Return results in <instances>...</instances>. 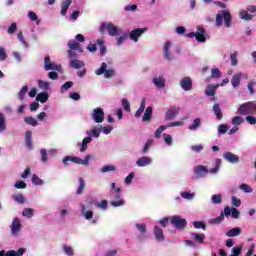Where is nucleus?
<instances>
[{"label": "nucleus", "instance_id": "nucleus-40", "mask_svg": "<svg viewBox=\"0 0 256 256\" xmlns=\"http://www.w3.org/2000/svg\"><path fill=\"white\" fill-rule=\"evenodd\" d=\"M128 37H129V34L121 33L118 37H116V45H118V47H121V45L125 43Z\"/></svg>", "mask_w": 256, "mask_h": 256}, {"label": "nucleus", "instance_id": "nucleus-63", "mask_svg": "<svg viewBox=\"0 0 256 256\" xmlns=\"http://www.w3.org/2000/svg\"><path fill=\"white\" fill-rule=\"evenodd\" d=\"M239 189H241V191H243L244 193H253V188H251V186L247 184H241L239 186Z\"/></svg>", "mask_w": 256, "mask_h": 256}, {"label": "nucleus", "instance_id": "nucleus-18", "mask_svg": "<svg viewBox=\"0 0 256 256\" xmlns=\"http://www.w3.org/2000/svg\"><path fill=\"white\" fill-rule=\"evenodd\" d=\"M179 111H180V108L177 107V106H171L166 114H165V119L166 121H171L173 119H175V117H177V115H179Z\"/></svg>", "mask_w": 256, "mask_h": 256}, {"label": "nucleus", "instance_id": "nucleus-3", "mask_svg": "<svg viewBox=\"0 0 256 256\" xmlns=\"http://www.w3.org/2000/svg\"><path fill=\"white\" fill-rule=\"evenodd\" d=\"M223 19L225 27H231L233 16H231L229 10H222L216 14V27H221L223 25Z\"/></svg>", "mask_w": 256, "mask_h": 256}, {"label": "nucleus", "instance_id": "nucleus-53", "mask_svg": "<svg viewBox=\"0 0 256 256\" xmlns=\"http://www.w3.org/2000/svg\"><path fill=\"white\" fill-rule=\"evenodd\" d=\"M24 122L27 123V125H31L32 127H37V125H39V122H37V119L33 117H25Z\"/></svg>", "mask_w": 256, "mask_h": 256}, {"label": "nucleus", "instance_id": "nucleus-5", "mask_svg": "<svg viewBox=\"0 0 256 256\" xmlns=\"http://www.w3.org/2000/svg\"><path fill=\"white\" fill-rule=\"evenodd\" d=\"M95 75H104L105 79H111V77H115V69H107V63L103 62L101 66L96 69Z\"/></svg>", "mask_w": 256, "mask_h": 256}, {"label": "nucleus", "instance_id": "nucleus-14", "mask_svg": "<svg viewBox=\"0 0 256 256\" xmlns=\"http://www.w3.org/2000/svg\"><path fill=\"white\" fill-rule=\"evenodd\" d=\"M241 215V212L237 208H231L229 206H226L224 208V217H232V219H239V216Z\"/></svg>", "mask_w": 256, "mask_h": 256}, {"label": "nucleus", "instance_id": "nucleus-60", "mask_svg": "<svg viewBox=\"0 0 256 256\" xmlns=\"http://www.w3.org/2000/svg\"><path fill=\"white\" fill-rule=\"evenodd\" d=\"M229 131V127L226 124H220L218 126V135H225Z\"/></svg>", "mask_w": 256, "mask_h": 256}, {"label": "nucleus", "instance_id": "nucleus-37", "mask_svg": "<svg viewBox=\"0 0 256 256\" xmlns=\"http://www.w3.org/2000/svg\"><path fill=\"white\" fill-rule=\"evenodd\" d=\"M32 137H33V133L31 131H27L26 132V136H25V139H26V147L28 149H33V140H32Z\"/></svg>", "mask_w": 256, "mask_h": 256}, {"label": "nucleus", "instance_id": "nucleus-25", "mask_svg": "<svg viewBox=\"0 0 256 256\" xmlns=\"http://www.w3.org/2000/svg\"><path fill=\"white\" fill-rule=\"evenodd\" d=\"M153 233L156 241L159 243H163V241H165V235L163 234V229H161V227H154Z\"/></svg>", "mask_w": 256, "mask_h": 256}, {"label": "nucleus", "instance_id": "nucleus-54", "mask_svg": "<svg viewBox=\"0 0 256 256\" xmlns=\"http://www.w3.org/2000/svg\"><path fill=\"white\" fill-rule=\"evenodd\" d=\"M191 237L197 241V243H203V241H205V234L191 233Z\"/></svg>", "mask_w": 256, "mask_h": 256}, {"label": "nucleus", "instance_id": "nucleus-33", "mask_svg": "<svg viewBox=\"0 0 256 256\" xmlns=\"http://www.w3.org/2000/svg\"><path fill=\"white\" fill-rule=\"evenodd\" d=\"M213 112L216 115L218 121H221V119H223V112L221 111V106H219L218 103H215L213 105Z\"/></svg>", "mask_w": 256, "mask_h": 256}, {"label": "nucleus", "instance_id": "nucleus-16", "mask_svg": "<svg viewBox=\"0 0 256 256\" xmlns=\"http://www.w3.org/2000/svg\"><path fill=\"white\" fill-rule=\"evenodd\" d=\"M223 159H225V161L228 163H232L233 165H237V163L240 161L239 156L237 154H233L230 151L223 153Z\"/></svg>", "mask_w": 256, "mask_h": 256}, {"label": "nucleus", "instance_id": "nucleus-10", "mask_svg": "<svg viewBox=\"0 0 256 256\" xmlns=\"http://www.w3.org/2000/svg\"><path fill=\"white\" fill-rule=\"evenodd\" d=\"M21 229H23V224H21V219L14 218L12 220V224L10 225V231L12 237H17L19 233H21Z\"/></svg>", "mask_w": 256, "mask_h": 256}, {"label": "nucleus", "instance_id": "nucleus-11", "mask_svg": "<svg viewBox=\"0 0 256 256\" xmlns=\"http://www.w3.org/2000/svg\"><path fill=\"white\" fill-rule=\"evenodd\" d=\"M91 119L94 123H103L105 121V111H103V108H95L91 113Z\"/></svg>", "mask_w": 256, "mask_h": 256}, {"label": "nucleus", "instance_id": "nucleus-52", "mask_svg": "<svg viewBox=\"0 0 256 256\" xmlns=\"http://www.w3.org/2000/svg\"><path fill=\"white\" fill-rule=\"evenodd\" d=\"M78 181H79V186H78L76 193H77V195H81V193H83V191L85 189V180L83 179V177H79Z\"/></svg>", "mask_w": 256, "mask_h": 256}, {"label": "nucleus", "instance_id": "nucleus-36", "mask_svg": "<svg viewBox=\"0 0 256 256\" xmlns=\"http://www.w3.org/2000/svg\"><path fill=\"white\" fill-rule=\"evenodd\" d=\"M239 235H241V228L239 227L232 228L226 232L227 237H239Z\"/></svg>", "mask_w": 256, "mask_h": 256}, {"label": "nucleus", "instance_id": "nucleus-31", "mask_svg": "<svg viewBox=\"0 0 256 256\" xmlns=\"http://www.w3.org/2000/svg\"><path fill=\"white\" fill-rule=\"evenodd\" d=\"M73 3V0H64L61 3V15H67V10Z\"/></svg>", "mask_w": 256, "mask_h": 256}, {"label": "nucleus", "instance_id": "nucleus-20", "mask_svg": "<svg viewBox=\"0 0 256 256\" xmlns=\"http://www.w3.org/2000/svg\"><path fill=\"white\" fill-rule=\"evenodd\" d=\"M243 77L247 78V75L243 74V72H238L232 76L231 84L234 89H237V87L241 85V79H243Z\"/></svg>", "mask_w": 256, "mask_h": 256}, {"label": "nucleus", "instance_id": "nucleus-19", "mask_svg": "<svg viewBox=\"0 0 256 256\" xmlns=\"http://www.w3.org/2000/svg\"><path fill=\"white\" fill-rule=\"evenodd\" d=\"M180 87L183 91H191L193 89V80L191 77H184L180 80Z\"/></svg>", "mask_w": 256, "mask_h": 256}, {"label": "nucleus", "instance_id": "nucleus-62", "mask_svg": "<svg viewBox=\"0 0 256 256\" xmlns=\"http://www.w3.org/2000/svg\"><path fill=\"white\" fill-rule=\"evenodd\" d=\"M164 142L168 147H171L173 145V137L170 134H163Z\"/></svg>", "mask_w": 256, "mask_h": 256}, {"label": "nucleus", "instance_id": "nucleus-12", "mask_svg": "<svg viewBox=\"0 0 256 256\" xmlns=\"http://www.w3.org/2000/svg\"><path fill=\"white\" fill-rule=\"evenodd\" d=\"M170 223L176 229H185L187 227V220H185L181 216H177V215L171 217Z\"/></svg>", "mask_w": 256, "mask_h": 256}, {"label": "nucleus", "instance_id": "nucleus-49", "mask_svg": "<svg viewBox=\"0 0 256 256\" xmlns=\"http://www.w3.org/2000/svg\"><path fill=\"white\" fill-rule=\"evenodd\" d=\"M38 87L43 91H49L51 84L44 80H38Z\"/></svg>", "mask_w": 256, "mask_h": 256}, {"label": "nucleus", "instance_id": "nucleus-22", "mask_svg": "<svg viewBox=\"0 0 256 256\" xmlns=\"http://www.w3.org/2000/svg\"><path fill=\"white\" fill-rule=\"evenodd\" d=\"M86 134L88 135L87 137H90V139H99L101 137V125H97L93 127L91 130L87 131Z\"/></svg>", "mask_w": 256, "mask_h": 256}, {"label": "nucleus", "instance_id": "nucleus-59", "mask_svg": "<svg viewBox=\"0 0 256 256\" xmlns=\"http://www.w3.org/2000/svg\"><path fill=\"white\" fill-rule=\"evenodd\" d=\"M221 77V70L219 68H212L211 69V78L212 79H220Z\"/></svg>", "mask_w": 256, "mask_h": 256}, {"label": "nucleus", "instance_id": "nucleus-30", "mask_svg": "<svg viewBox=\"0 0 256 256\" xmlns=\"http://www.w3.org/2000/svg\"><path fill=\"white\" fill-rule=\"evenodd\" d=\"M151 117H153V108L149 106L146 108L144 115L142 117L143 123H147V121H151Z\"/></svg>", "mask_w": 256, "mask_h": 256}, {"label": "nucleus", "instance_id": "nucleus-34", "mask_svg": "<svg viewBox=\"0 0 256 256\" xmlns=\"http://www.w3.org/2000/svg\"><path fill=\"white\" fill-rule=\"evenodd\" d=\"M4 131H7V119L5 114L0 112V133H4Z\"/></svg>", "mask_w": 256, "mask_h": 256}, {"label": "nucleus", "instance_id": "nucleus-9", "mask_svg": "<svg viewBox=\"0 0 256 256\" xmlns=\"http://www.w3.org/2000/svg\"><path fill=\"white\" fill-rule=\"evenodd\" d=\"M80 207H81V213L84 216V219H86V221H90L91 225H97L99 218L98 217L93 218V211L87 210V207L84 204H81Z\"/></svg>", "mask_w": 256, "mask_h": 256}, {"label": "nucleus", "instance_id": "nucleus-13", "mask_svg": "<svg viewBox=\"0 0 256 256\" xmlns=\"http://www.w3.org/2000/svg\"><path fill=\"white\" fill-rule=\"evenodd\" d=\"M143 33H147V28H137L130 32L129 38L131 41H134V43H137L139 41V37L143 35Z\"/></svg>", "mask_w": 256, "mask_h": 256}, {"label": "nucleus", "instance_id": "nucleus-44", "mask_svg": "<svg viewBox=\"0 0 256 256\" xmlns=\"http://www.w3.org/2000/svg\"><path fill=\"white\" fill-rule=\"evenodd\" d=\"M224 219H225V212L222 213L220 216L211 219L209 223L210 225H220V223H223Z\"/></svg>", "mask_w": 256, "mask_h": 256}, {"label": "nucleus", "instance_id": "nucleus-35", "mask_svg": "<svg viewBox=\"0 0 256 256\" xmlns=\"http://www.w3.org/2000/svg\"><path fill=\"white\" fill-rule=\"evenodd\" d=\"M24 253L25 248H20L17 251L9 250L8 252H5L4 256H23Z\"/></svg>", "mask_w": 256, "mask_h": 256}, {"label": "nucleus", "instance_id": "nucleus-42", "mask_svg": "<svg viewBox=\"0 0 256 256\" xmlns=\"http://www.w3.org/2000/svg\"><path fill=\"white\" fill-rule=\"evenodd\" d=\"M62 250H63V253H65V255L67 256H75V250H73V247L67 244H63Z\"/></svg>", "mask_w": 256, "mask_h": 256}, {"label": "nucleus", "instance_id": "nucleus-39", "mask_svg": "<svg viewBox=\"0 0 256 256\" xmlns=\"http://www.w3.org/2000/svg\"><path fill=\"white\" fill-rule=\"evenodd\" d=\"M48 100L49 94L47 92H41L36 96V101H40V103H47Z\"/></svg>", "mask_w": 256, "mask_h": 256}, {"label": "nucleus", "instance_id": "nucleus-26", "mask_svg": "<svg viewBox=\"0 0 256 256\" xmlns=\"http://www.w3.org/2000/svg\"><path fill=\"white\" fill-rule=\"evenodd\" d=\"M93 139L91 137H85L81 142H78L77 146L80 148V153H85L88 149V143H91Z\"/></svg>", "mask_w": 256, "mask_h": 256}, {"label": "nucleus", "instance_id": "nucleus-1", "mask_svg": "<svg viewBox=\"0 0 256 256\" xmlns=\"http://www.w3.org/2000/svg\"><path fill=\"white\" fill-rule=\"evenodd\" d=\"M221 159L216 158L214 161V167L209 170L207 166L198 165L194 167V175L195 179H201L207 175V173H211L212 175H217L219 173V169H221Z\"/></svg>", "mask_w": 256, "mask_h": 256}, {"label": "nucleus", "instance_id": "nucleus-15", "mask_svg": "<svg viewBox=\"0 0 256 256\" xmlns=\"http://www.w3.org/2000/svg\"><path fill=\"white\" fill-rule=\"evenodd\" d=\"M171 47H173L171 41H167L163 47L164 59L167 61H173V59H175V57L171 54Z\"/></svg>", "mask_w": 256, "mask_h": 256}, {"label": "nucleus", "instance_id": "nucleus-47", "mask_svg": "<svg viewBox=\"0 0 256 256\" xmlns=\"http://www.w3.org/2000/svg\"><path fill=\"white\" fill-rule=\"evenodd\" d=\"M35 215V210H33V208H25L22 211V216L26 217L27 219H31V217H33Z\"/></svg>", "mask_w": 256, "mask_h": 256}, {"label": "nucleus", "instance_id": "nucleus-61", "mask_svg": "<svg viewBox=\"0 0 256 256\" xmlns=\"http://www.w3.org/2000/svg\"><path fill=\"white\" fill-rule=\"evenodd\" d=\"M41 159L40 161L42 163H47L49 161V158L47 157V149L43 148L40 150Z\"/></svg>", "mask_w": 256, "mask_h": 256}, {"label": "nucleus", "instance_id": "nucleus-45", "mask_svg": "<svg viewBox=\"0 0 256 256\" xmlns=\"http://www.w3.org/2000/svg\"><path fill=\"white\" fill-rule=\"evenodd\" d=\"M97 45L100 47V53L102 55H105V53H107V47H105V40H103V38H99L96 41Z\"/></svg>", "mask_w": 256, "mask_h": 256}, {"label": "nucleus", "instance_id": "nucleus-24", "mask_svg": "<svg viewBox=\"0 0 256 256\" xmlns=\"http://www.w3.org/2000/svg\"><path fill=\"white\" fill-rule=\"evenodd\" d=\"M205 28L198 26L197 27V31H196V40L198 41V43H205V41H207V38L205 37Z\"/></svg>", "mask_w": 256, "mask_h": 256}, {"label": "nucleus", "instance_id": "nucleus-23", "mask_svg": "<svg viewBox=\"0 0 256 256\" xmlns=\"http://www.w3.org/2000/svg\"><path fill=\"white\" fill-rule=\"evenodd\" d=\"M152 83L157 89H165V77L163 75L153 77Z\"/></svg>", "mask_w": 256, "mask_h": 256}, {"label": "nucleus", "instance_id": "nucleus-6", "mask_svg": "<svg viewBox=\"0 0 256 256\" xmlns=\"http://www.w3.org/2000/svg\"><path fill=\"white\" fill-rule=\"evenodd\" d=\"M109 198L113 200L110 202L112 207H123L125 205V200L121 198V190L109 192Z\"/></svg>", "mask_w": 256, "mask_h": 256}, {"label": "nucleus", "instance_id": "nucleus-38", "mask_svg": "<svg viewBox=\"0 0 256 256\" xmlns=\"http://www.w3.org/2000/svg\"><path fill=\"white\" fill-rule=\"evenodd\" d=\"M27 93H29V86L25 85L18 92V99L20 101H25V95H27Z\"/></svg>", "mask_w": 256, "mask_h": 256}, {"label": "nucleus", "instance_id": "nucleus-32", "mask_svg": "<svg viewBox=\"0 0 256 256\" xmlns=\"http://www.w3.org/2000/svg\"><path fill=\"white\" fill-rule=\"evenodd\" d=\"M145 103H147V98H142L140 107L135 113V117L137 119H139V117H141V115H143V113L145 112Z\"/></svg>", "mask_w": 256, "mask_h": 256}, {"label": "nucleus", "instance_id": "nucleus-64", "mask_svg": "<svg viewBox=\"0 0 256 256\" xmlns=\"http://www.w3.org/2000/svg\"><path fill=\"white\" fill-rule=\"evenodd\" d=\"M243 123V118L241 116H235L232 118V125L236 126L241 125Z\"/></svg>", "mask_w": 256, "mask_h": 256}, {"label": "nucleus", "instance_id": "nucleus-29", "mask_svg": "<svg viewBox=\"0 0 256 256\" xmlns=\"http://www.w3.org/2000/svg\"><path fill=\"white\" fill-rule=\"evenodd\" d=\"M219 87V84L211 85L209 84L205 89V95L207 97H215V91H217V88Z\"/></svg>", "mask_w": 256, "mask_h": 256}, {"label": "nucleus", "instance_id": "nucleus-58", "mask_svg": "<svg viewBox=\"0 0 256 256\" xmlns=\"http://www.w3.org/2000/svg\"><path fill=\"white\" fill-rule=\"evenodd\" d=\"M32 183L33 185H44L45 181H43V179L39 178V176H37V174H33L32 176Z\"/></svg>", "mask_w": 256, "mask_h": 256}, {"label": "nucleus", "instance_id": "nucleus-57", "mask_svg": "<svg viewBox=\"0 0 256 256\" xmlns=\"http://www.w3.org/2000/svg\"><path fill=\"white\" fill-rule=\"evenodd\" d=\"M71 87H73V82L72 81H68V82L64 83L61 86L60 92L61 93H66V91H69V89H71Z\"/></svg>", "mask_w": 256, "mask_h": 256}, {"label": "nucleus", "instance_id": "nucleus-50", "mask_svg": "<svg viewBox=\"0 0 256 256\" xmlns=\"http://www.w3.org/2000/svg\"><path fill=\"white\" fill-rule=\"evenodd\" d=\"M201 127V119L196 118L194 119L193 123L188 127L190 131H196V129H199Z\"/></svg>", "mask_w": 256, "mask_h": 256}, {"label": "nucleus", "instance_id": "nucleus-55", "mask_svg": "<svg viewBox=\"0 0 256 256\" xmlns=\"http://www.w3.org/2000/svg\"><path fill=\"white\" fill-rule=\"evenodd\" d=\"M211 202L214 205H219L223 202V197L221 196V194H215V195L212 196Z\"/></svg>", "mask_w": 256, "mask_h": 256}, {"label": "nucleus", "instance_id": "nucleus-56", "mask_svg": "<svg viewBox=\"0 0 256 256\" xmlns=\"http://www.w3.org/2000/svg\"><path fill=\"white\" fill-rule=\"evenodd\" d=\"M28 18L30 21H36V25H39V23H41V21L39 20V16H37V13L33 11L28 12Z\"/></svg>", "mask_w": 256, "mask_h": 256}, {"label": "nucleus", "instance_id": "nucleus-46", "mask_svg": "<svg viewBox=\"0 0 256 256\" xmlns=\"http://www.w3.org/2000/svg\"><path fill=\"white\" fill-rule=\"evenodd\" d=\"M237 55H239L237 51L230 53V61H231L232 67H237V65H239V60L237 59Z\"/></svg>", "mask_w": 256, "mask_h": 256}, {"label": "nucleus", "instance_id": "nucleus-43", "mask_svg": "<svg viewBox=\"0 0 256 256\" xmlns=\"http://www.w3.org/2000/svg\"><path fill=\"white\" fill-rule=\"evenodd\" d=\"M180 196L182 197V199H186L187 201H192V199H195V193L191 191L181 192Z\"/></svg>", "mask_w": 256, "mask_h": 256}, {"label": "nucleus", "instance_id": "nucleus-21", "mask_svg": "<svg viewBox=\"0 0 256 256\" xmlns=\"http://www.w3.org/2000/svg\"><path fill=\"white\" fill-rule=\"evenodd\" d=\"M153 163V158L148 156H142L137 159L136 165L137 167H148V165H151Z\"/></svg>", "mask_w": 256, "mask_h": 256}, {"label": "nucleus", "instance_id": "nucleus-28", "mask_svg": "<svg viewBox=\"0 0 256 256\" xmlns=\"http://www.w3.org/2000/svg\"><path fill=\"white\" fill-rule=\"evenodd\" d=\"M70 67L72 69H83V67H85V62L74 58L70 60Z\"/></svg>", "mask_w": 256, "mask_h": 256}, {"label": "nucleus", "instance_id": "nucleus-48", "mask_svg": "<svg viewBox=\"0 0 256 256\" xmlns=\"http://www.w3.org/2000/svg\"><path fill=\"white\" fill-rule=\"evenodd\" d=\"M111 171H117V167L115 165H104L100 168L101 173H109Z\"/></svg>", "mask_w": 256, "mask_h": 256}, {"label": "nucleus", "instance_id": "nucleus-2", "mask_svg": "<svg viewBox=\"0 0 256 256\" xmlns=\"http://www.w3.org/2000/svg\"><path fill=\"white\" fill-rule=\"evenodd\" d=\"M99 31L102 35L107 32L110 37H119L121 35V28L112 22H102Z\"/></svg>", "mask_w": 256, "mask_h": 256}, {"label": "nucleus", "instance_id": "nucleus-7", "mask_svg": "<svg viewBox=\"0 0 256 256\" xmlns=\"http://www.w3.org/2000/svg\"><path fill=\"white\" fill-rule=\"evenodd\" d=\"M253 111H256L255 101L246 102L240 105L238 108L239 115H250V113H253Z\"/></svg>", "mask_w": 256, "mask_h": 256}, {"label": "nucleus", "instance_id": "nucleus-4", "mask_svg": "<svg viewBox=\"0 0 256 256\" xmlns=\"http://www.w3.org/2000/svg\"><path fill=\"white\" fill-rule=\"evenodd\" d=\"M93 159V155L88 154L84 157V159H81L77 156H66L63 158V164L69 165V161H72V163H76V165H85L86 167L89 166V160Z\"/></svg>", "mask_w": 256, "mask_h": 256}, {"label": "nucleus", "instance_id": "nucleus-27", "mask_svg": "<svg viewBox=\"0 0 256 256\" xmlns=\"http://www.w3.org/2000/svg\"><path fill=\"white\" fill-rule=\"evenodd\" d=\"M68 47L72 51H78V53H83V48H81V44L75 40H69Z\"/></svg>", "mask_w": 256, "mask_h": 256}, {"label": "nucleus", "instance_id": "nucleus-17", "mask_svg": "<svg viewBox=\"0 0 256 256\" xmlns=\"http://www.w3.org/2000/svg\"><path fill=\"white\" fill-rule=\"evenodd\" d=\"M136 229L139 231L140 235L137 236L138 241H143L146 239L147 236V225L145 223H136Z\"/></svg>", "mask_w": 256, "mask_h": 256}, {"label": "nucleus", "instance_id": "nucleus-51", "mask_svg": "<svg viewBox=\"0 0 256 256\" xmlns=\"http://www.w3.org/2000/svg\"><path fill=\"white\" fill-rule=\"evenodd\" d=\"M12 199H14L16 203H19V205H23L25 203V196L23 194L12 195Z\"/></svg>", "mask_w": 256, "mask_h": 256}, {"label": "nucleus", "instance_id": "nucleus-41", "mask_svg": "<svg viewBox=\"0 0 256 256\" xmlns=\"http://www.w3.org/2000/svg\"><path fill=\"white\" fill-rule=\"evenodd\" d=\"M239 17H240V19H243L244 21H251V19H253V15L249 14V12H247V10H240Z\"/></svg>", "mask_w": 256, "mask_h": 256}, {"label": "nucleus", "instance_id": "nucleus-8", "mask_svg": "<svg viewBox=\"0 0 256 256\" xmlns=\"http://www.w3.org/2000/svg\"><path fill=\"white\" fill-rule=\"evenodd\" d=\"M44 70L45 71H58L59 73H61V71H63V67L61 66V64H57V63L51 61V57L46 56L44 58Z\"/></svg>", "mask_w": 256, "mask_h": 256}]
</instances>
